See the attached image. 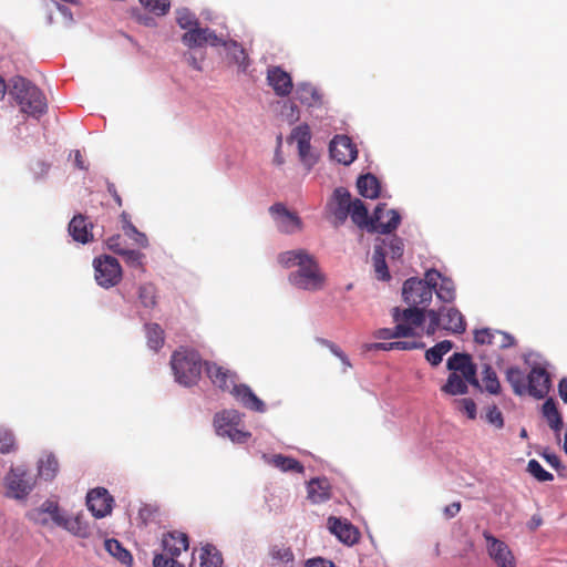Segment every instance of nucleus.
I'll use <instances>...</instances> for the list:
<instances>
[{
    "instance_id": "nucleus-43",
    "label": "nucleus",
    "mask_w": 567,
    "mask_h": 567,
    "mask_svg": "<svg viewBox=\"0 0 567 567\" xmlns=\"http://www.w3.org/2000/svg\"><path fill=\"white\" fill-rule=\"evenodd\" d=\"M138 299L141 303L148 309L156 306V288L152 284H144L138 288Z\"/></svg>"
},
{
    "instance_id": "nucleus-19",
    "label": "nucleus",
    "mask_w": 567,
    "mask_h": 567,
    "mask_svg": "<svg viewBox=\"0 0 567 567\" xmlns=\"http://www.w3.org/2000/svg\"><path fill=\"white\" fill-rule=\"evenodd\" d=\"M205 371L214 385L230 390L235 384V373L214 362H205Z\"/></svg>"
},
{
    "instance_id": "nucleus-24",
    "label": "nucleus",
    "mask_w": 567,
    "mask_h": 567,
    "mask_svg": "<svg viewBox=\"0 0 567 567\" xmlns=\"http://www.w3.org/2000/svg\"><path fill=\"white\" fill-rule=\"evenodd\" d=\"M333 197L337 203L333 215L340 224H343L347 220L352 207L353 200H351V194L348 189L339 187L334 190Z\"/></svg>"
},
{
    "instance_id": "nucleus-23",
    "label": "nucleus",
    "mask_w": 567,
    "mask_h": 567,
    "mask_svg": "<svg viewBox=\"0 0 567 567\" xmlns=\"http://www.w3.org/2000/svg\"><path fill=\"white\" fill-rule=\"evenodd\" d=\"M308 498L313 504H321L331 497V486L327 478H313L307 486Z\"/></svg>"
},
{
    "instance_id": "nucleus-47",
    "label": "nucleus",
    "mask_w": 567,
    "mask_h": 567,
    "mask_svg": "<svg viewBox=\"0 0 567 567\" xmlns=\"http://www.w3.org/2000/svg\"><path fill=\"white\" fill-rule=\"evenodd\" d=\"M269 556L277 563H289L293 560V554L289 547L274 545L269 549Z\"/></svg>"
},
{
    "instance_id": "nucleus-44",
    "label": "nucleus",
    "mask_w": 567,
    "mask_h": 567,
    "mask_svg": "<svg viewBox=\"0 0 567 567\" xmlns=\"http://www.w3.org/2000/svg\"><path fill=\"white\" fill-rule=\"evenodd\" d=\"M423 347V344L416 341H393L388 343H374L371 348L375 350H413Z\"/></svg>"
},
{
    "instance_id": "nucleus-17",
    "label": "nucleus",
    "mask_w": 567,
    "mask_h": 567,
    "mask_svg": "<svg viewBox=\"0 0 567 567\" xmlns=\"http://www.w3.org/2000/svg\"><path fill=\"white\" fill-rule=\"evenodd\" d=\"M328 528L346 545H353L359 540V530L347 519L331 516L328 518Z\"/></svg>"
},
{
    "instance_id": "nucleus-36",
    "label": "nucleus",
    "mask_w": 567,
    "mask_h": 567,
    "mask_svg": "<svg viewBox=\"0 0 567 567\" xmlns=\"http://www.w3.org/2000/svg\"><path fill=\"white\" fill-rule=\"evenodd\" d=\"M200 567H220L223 564L221 554L210 544L205 545L200 553Z\"/></svg>"
},
{
    "instance_id": "nucleus-62",
    "label": "nucleus",
    "mask_w": 567,
    "mask_h": 567,
    "mask_svg": "<svg viewBox=\"0 0 567 567\" xmlns=\"http://www.w3.org/2000/svg\"><path fill=\"white\" fill-rule=\"evenodd\" d=\"M107 247L115 254L117 255H122L125 250V248L122 246V243H121V236L120 235H116V236H112L107 239Z\"/></svg>"
},
{
    "instance_id": "nucleus-4",
    "label": "nucleus",
    "mask_w": 567,
    "mask_h": 567,
    "mask_svg": "<svg viewBox=\"0 0 567 567\" xmlns=\"http://www.w3.org/2000/svg\"><path fill=\"white\" fill-rule=\"evenodd\" d=\"M441 272L430 269L425 272L424 279L409 278L402 288L403 300L409 306H426L431 302L433 289L437 286Z\"/></svg>"
},
{
    "instance_id": "nucleus-55",
    "label": "nucleus",
    "mask_w": 567,
    "mask_h": 567,
    "mask_svg": "<svg viewBox=\"0 0 567 567\" xmlns=\"http://www.w3.org/2000/svg\"><path fill=\"white\" fill-rule=\"evenodd\" d=\"M228 47H230V50L227 51L233 54L235 62L239 65H245L248 59L245 49L236 41H229Z\"/></svg>"
},
{
    "instance_id": "nucleus-25",
    "label": "nucleus",
    "mask_w": 567,
    "mask_h": 567,
    "mask_svg": "<svg viewBox=\"0 0 567 567\" xmlns=\"http://www.w3.org/2000/svg\"><path fill=\"white\" fill-rule=\"evenodd\" d=\"M393 319L395 322L402 321L412 327L419 328L424 321V311L416 306H410L409 308L400 311L399 308L393 309Z\"/></svg>"
},
{
    "instance_id": "nucleus-10",
    "label": "nucleus",
    "mask_w": 567,
    "mask_h": 567,
    "mask_svg": "<svg viewBox=\"0 0 567 567\" xmlns=\"http://www.w3.org/2000/svg\"><path fill=\"white\" fill-rule=\"evenodd\" d=\"M290 138L297 142L298 154L302 164L308 171L317 163L318 157L311 152V131L308 124L296 126Z\"/></svg>"
},
{
    "instance_id": "nucleus-6",
    "label": "nucleus",
    "mask_w": 567,
    "mask_h": 567,
    "mask_svg": "<svg viewBox=\"0 0 567 567\" xmlns=\"http://www.w3.org/2000/svg\"><path fill=\"white\" fill-rule=\"evenodd\" d=\"M288 280L298 289L317 291L323 288L326 276L321 272L316 259L309 255L296 271L289 274Z\"/></svg>"
},
{
    "instance_id": "nucleus-52",
    "label": "nucleus",
    "mask_w": 567,
    "mask_h": 567,
    "mask_svg": "<svg viewBox=\"0 0 567 567\" xmlns=\"http://www.w3.org/2000/svg\"><path fill=\"white\" fill-rule=\"evenodd\" d=\"M474 341L478 344H494L496 343V330L488 328L475 330Z\"/></svg>"
},
{
    "instance_id": "nucleus-64",
    "label": "nucleus",
    "mask_w": 567,
    "mask_h": 567,
    "mask_svg": "<svg viewBox=\"0 0 567 567\" xmlns=\"http://www.w3.org/2000/svg\"><path fill=\"white\" fill-rule=\"evenodd\" d=\"M305 567H336L334 564L330 560H327L321 557L309 559L306 563Z\"/></svg>"
},
{
    "instance_id": "nucleus-13",
    "label": "nucleus",
    "mask_w": 567,
    "mask_h": 567,
    "mask_svg": "<svg viewBox=\"0 0 567 567\" xmlns=\"http://www.w3.org/2000/svg\"><path fill=\"white\" fill-rule=\"evenodd\" d=\"M6 481L8 491L14 498H23L33 486L32 478L22 467L11 468Z\"/></svg>"
},
{
    "instance_id": "nucleus-11",
    "label": "nucleus",
    "mask_w": 567,
    "mask_h": 567,
    "mask_svg": "<svg viewBox=\"0 0 567 567\" xmlns=\"http://www.w3.org/2000/svg\"><path fill=\"white\" fill-rule=\"evenodd\" d=\"M332 159L342 165H350L358 157V150L352 140L347 135H336L329 145Z\"/></svg>"
},
{
    "instance_id": "nucleus-41",
    "label": "nucleus",
    "mask_w": 567,
    "mask_h": 567,
    "mask_svg": "<svg viewBox=\"0 0 567 567\" xmlns=\"http://www.w3.org/2000/svg\"><path fill=\"white\" fill-rule=\"evenodd\" d=\"M59 471V462L53 454H47L39 462V474L45 480H52Z\"/></svg>"
},
{
    "instance_id": "nucleus-34",
    "label": "nucleus",
    "mask_w": 567,
    "mask_h": 567,
    "mask_svg": "<svg viewBox=\"0 0 567 567\" xmlns=\"http://www.w3.org/2000/svg\"><path fill=\"white\" fill-rule=\"evenodd\" d=\"M526 379L524 372L517 367H511L506 371V380L517 395L526 393Z\"/></svg>"
},
{
    "instance_id": "nucleus-7",
    "label": "nucleus",
    "mask_w": 567,
    "mask_h": 567,
    "mask_svg": "<svg viewBox=\"0 0 567 567\" xmlns=\"http://www.w3.org/2000/svg\"><path fill=\"white\" fill-rule=\"evenodd\" d=\"M94 278L99 286L112 288L122 279V267L116 258L112 256H101L94 259Z\"/></svg>"
},
{
    "instance_id": "nucleus-51",
    "label": "nucleus",
    "mask_w": 567,
    "mask_h": 567,
    "mask_svg": "<svg viewBox=\"0 0 567 567\" xmlns=\"http://www.w3.org/2000/svg\"><path fill=\"white\" fill-rule=\"evenodd\" d=\"M125 234L133 239L140 247H147L148 239L144 233L137 230V228L130 221L124 225Z\"/></svg>"
},
{
    "instance_id": "nucleus-45",
    "label": "nucleus",
    "mask_w": 567,
    "mask_h": 567,
    "mask_svg": "<svg viewBox=\"0 0 567 567\" xmlns=\"http://www.w3.org/2000/svg\"><path fill=\"white\" fill-rule=\"evenodd\" d=\"M17 450L16 437L12 431L0 427V453L8 454Z\"/></svg>"
},
{
    "instance_id": "nucleus-49",
    "label": "nucleus",
    "mask_w": 567,
    "mask_h": 567,
    "mask_svg": "<svg viewBox=\"0 0 567 567\" xmlns=\"http://www.w3.org/2000/svg\"><path fill=\"white\" fill-rule=\"evenodd\" d=\"M176 20H177L178 25L182 29H187V30H190L199 24L195 14L192 13L187 9L178 10Z\"/></svg>"
},
{
    "instance_id": "nucleus-53",
    "label": "nucleus",
    "mask_w": 567,
    "mask_h": 567,
    "mask_svg": "<svg viewBox=\"0 0 567 567\" xmlns=\"http://www.w3.org/2000/svg\"><path fill=\"white\" fill-rule=\"evenodd\" d=\"M153 567H185L182 563L177 561L176 557L167 554H156L153 559Z\"/></svg>"
},
{
    "instance_id": "nucleus-48",
    "label": "nucleus",
    "mask_w": 567,
    "mask_h": 567,
    "mask_svg": "<svg viewBox=\"0 0 567 567\" xmlns=\"http://www.w3.org/2000/svg\"><path fill=\"white\" fill-rule=\"evenodd\" d=\"M527 471L539 482H549L554 480L553 474L544 470L540 463L536 460H530L528 462Z\"/></svg>"
},
{
    "instance_id": "nucleus-30",
    "label": "nucleus",
    "mask_w": 567,
    "mask_h": 567,
    "mask_svg": "<svg viewBox=\"0 0 567 567\" xmlns=\"http://www.w3.org/2000/svg\"><path fill=\"white\" fill-rule=\"evenodd\" d=\"M385 255L386 251L381 245L374 246V251L372 256L373 267L377 278L383 281H388L391 279V275L385 262Z\"/></svg>"
},
{
    "instance_id": "nucleus-37",
    "label": "nucleus",
    "mask_w": 567,
    "mask_h": 567,
    "mask_svg": "<svg viewBox=\"0 0 567 567\" xmlns=\"http://www.w3.org/2000/svg\"><path fill=\"white\" fill-rule=\"evenodd\" d=\"M453 348V343L450 340H443L430 348L425 352L426 360L432 365H439L442 362L443 355L446 354Z\"/></svg>"
},
{
    "instance_id": "nucleus-46",
    "label": "nucleus",
    "mask_w": 567,
    "mask_h": 567,
    "mask_svg": "<svg viewBox=\"0 0 567 567\" xmlns=\"http://www.w3.org/2000/svg\"><path fill=\"white\" fill-rule=\"evenodd\" d=\"M140 3L156 16H165L171 8L169 0H140Z\"/></svg>"
},
{
    "instance_id": "nucleus-42",
    "label": "nucleus",
    "mask_w": 567,
    "mask_h": 567,
    "mask_svg": "<svg viewBox=\"0 0 567 567\" xmlns=\"http://www.w3.org/2000/svg\"><path fill=\"white\" fill-rule=\"evenodd\" d=\"M380 245L384 248L386 254L391 255L392 259H399L403 255L404 244L396 235H393L388 239H383Z\"/></svg>"
},
{
    "instance_id": "nucleus-14",
    "label": "nucleus",
    "mask_w": 567,
    "mask_h": 567,
    "mask_svg": "<svg viewBox=\"0 0 567 567\" xmlns=\"http://www.w3.org/2000/svg\"><path fill=\"white\" fill-rule=\"evenodd\" d=\"M113 497L107 489L97 487L87 493L86 505L94 517L102 518L112 511Z\"/></svg>"
},
{
    "instance_id": "nucleus-60",
    "label": "nucleus",
    "mask_w": 567,
    "mask_h": 567,
    "mask_svg": "<svg viewBox=\"0 0 567 567\" xmlns=\"http://www.w3.org/2000/svg\"><path fill=\"white\" fill-rule=\"evenodd\" d=\"M59 509V506L56 503L47 501L42 504L41 508L34 511L30 516L33 519H38L37 516L48 513L50 516H52L53 513H55Z\"/></svg>"
},
{
    "instance_id": "nucleus-54",
    "label": "nucleus",
    "mask_w": 567,
    "mask_h": 567,
    "mask_svg": "<svg viewBox=\"0 0 567 567\" xmlns=\"http://www.w3.org/2000/svg\"><path fill=\"white\" fill-rule=\"evenodd\" d=\"M486 421L496 429H502L504 426L503 413L496 405H492L487 409Z\"/></svg>"
},
{
    "instance_id": "nucleus-12",
    "label": "nucleus",
    "mask_w": 567,
    "mask_h": 567,
    "mask_svg": "<svg viewBox=\"0 0 567 567\" xmlns=\"http://www.w3.org/2000/svg\"><path fill=\"white\" fill-rule=\"evenodd\" d=\"M401 221V217L398 212L393 209H385L384 204H379L371 217V228L369 231L379 234H390L396 229Z\"/></svg>"
},
{
    "instance_id": "nucleus-35",
    "label": "nucleus",
    "mask_w": 567,
    "mask_h": 567,
    "mask_svg": "<svg viewBox=\"0 0 567 567\" xmlns=\"http://www.w3.org/2000/svg\"><path fill=\"white\" fill-rule=\"evenodd\" d=\"M436 297L444 302H452L455 299V285L452 279L443 277L437 280V286L433 289Z\"/></svg>"
},
{
    "instance_id": "nucleus-18",
    "label": "nucleus",
    "mask_w": 567,
    "mask_h": 567,
    "mask_svg": "<svg viewBox=\"0 0 567 567\" xmlns=\"http://www.w3.org/2000/svg\"><path fill=\"white\" fill-rule=\"evenodd\" d=\"M270 213L275 216L277 227L281 233L292 234L301 229V219L289 212L282 204H275L270 207Z\"/></svg>"
},
{
    "instance_id": "nucleus-32",
    "label": "nucleus",
    "mask_w": 567,
    "mask_h": 567,
    "mask_svg": "<svg viewBox=\"0 0 567 567\" xmlns=\"http://www.w3.org/2000/svg\"><path fill=\"white\" fill-rule=\"evenodd\" d=\"M349 216L357 226L361 228H371V218H369L368 208L365 207L364 203L361 199L355 198L352 202V207L350 209Z\"/></svg>"
},
{
    "instance_id": "nucleus-39",
    "label": "nucleus",
    "mask_w": 567,
    "mask_h": 567,
    "mask_svg": "<svg viewBox=\"0 0 567 567\" xmlns=\"http://www.w3.org/2000/svg\"><path fill=\"white\" fill-rule=\"evenodd\" d=\"M147 344L151 349L157 351L164 344V330L157 323L145 324Z\"/></svg>"
},
{
    "instance_id": "nucleus-59",
    "label": "nucleus",
    "mask_w": 567,
    "mask_h": 567,
    "mask_svg": "<svg viewBox=\"0 0 567 567\" xmlns=\"http://www.w3.org/2000/svg\"><path fill=\"white\" fill-rule=\"evenodd\" d=\"M515 343V339L513 336L506 333V332H503V331H499V330H496V346L501 349H505V348H509L512 346H514Z\"/></svg>"
},
{
    "instance_id": "nucleus-5",
    "label": "nucleus",
    "mask_w": 567,
    "mask_h": 567,
    "mask_svg": "<svg viewBox=\"0 0 567 567\" xmlns=\"http://www.w3.org/2000/svg\"><path fill=\"white\" fill-rule=\"evenodd\" d=\"M429 324L426 333L434 334L437 329H443L453 334H462L466 330V320L455 307H441L439 310H429Z\"/></svg>"
},
{
    "instance_id": "nucleus-3",
    "label": "nucleus",
    "mask_w": 567,
    "mask_h": 567,
    "mask_svg": "<svg viewBox=\"0 0 567 567\" xmlns=\"http://www.w3.org/2000/svg\"><path fill=\"white\" fill-rule=\"evenodd\" d=\"M175 380L185 386L195 384L202 372V359L197 351L181 348L171 358Z\"/></svg>"
},
{
    "instance_id": "nucleus-2",
    "label": "nucleus",
    "mask_w": 567,
    "mask_h": 567,
    "mask_svg": "<svg viewBox=\"0 0 567 567\" xmlns=\"http://www.w3.org/2000/svg\"><path fill=\"white\" fill-rule=\"evenodd\" d=\"M10 95L20 106V111L29 116L39 118L48 110L47 97L30 80L23 76L11 79Z\"/></svg>"
},
{
    "instance_id": "nucleus-9",
    "label": "nucleus",
    "mask_w": 567,
    "mask_h": 567,
    "mask_svg": "<svg viewBox=\"0 0 567 567\" xmlns=\"http://www.w3.org/2000/svg\"><path fill=\"white\" fill-rule=\"evenodd\" d=\"M483 537L486 540L487 554L497 567H516V558L505 542L496 538L488 530L483 532Z\"/></svg>"
},
{
    "instance_id": "nucleus-50",
    "label": "nucleus",
    "mask_w": 567,
    "mask_h": 567,
    "mask_svg": "<svg viewBox=\"0 0 567 567\" xmlns=\"http://www.w3.org/2000/svg\"><path fill=\"white\" fill-rule=\"evenodd\" d=\"M121 256L124 258V261L126 262L127 266L137 268V269H143L144 254H142L141 251L133 250V249H125Z\"/></svg>"
},
{
    "instance_id": "nucleus-8",
    "label": "nucleus",
    "mask_w": 567,
    "mask_h": 567,
    "mask_svg": "<svg viewBox=\"0 0 567 567\" xmlns=\"http://www.w3.org/2000/svg\"><path fill=\"white\" fill-rule=\"evenodd\" d=\"M238 420L239 415L236 411H223L216 414L214 424L217 433L229 437L234 443H246L251 434L235 426Z\"/></svg>"
},
{
    "instance_id": "nucleus-63",
    "label": "nucleus",
    "mask_w": 567,
    "mask_h": 567,
    "mask_svg": "<svg viewBox=\"0 0 567 567\" xmlns=\"http://www.w3.org/2000/svg\"><path fill=\"white\" fill-rule=\"evenodd\" d=\"M461 507H462L461 502H453L452 504L445 506L443 508V514H444L445 518L451 519V518L455 517L460 513Z\"/></svg>"
},
{
    "instance_id": "nucleus-29",
    "label": "nucleus",
    "mask_w": 567,
    "mask_h": 567,
    "mask_svg": "<svg viewBox=\"0 0 567 567\" xmlns=\"http://www.w3.org/2000/svg\"><path fill=\"white\" fill-rule=\"evenodd\" d=\"M106 551L117 559L121 564L131 567L133 565L132 554L123 547V545L114 538L106 539L104 543Z\"/></svg>"
},
{
    "instance_id": "nucleus-26",
    "label": "nucleus",
    "mask_w": 567,
    "mask_h": 567,
    "mask_svg": "<svg viewBox=\"0 0 567 567\" xmlns=\"http://www.w3.org/2000/svg\"><path fill=\"white\" fill-rule=\"evenodd\" d=\"M296 99L309 107L321 103V95L316 86L310 83H299L295 91Z\"/></svg>"
},
{
    "instance_id": "nucleus-57",
    "label": "nucleus",
    "mask_w": 567,
    "mask_h": 567,
    "mask_svg": "<svg viewBox=\"0 0 567 567\" xmlns=\"http://www.w3.org/2000/svg\"><path fill=\"white\" fill-rule=\"evenodd\" d=\"M414 329H415V327H412V324H408L402 321H399L398 324L393 329L394 339L413 337Z\"/></svg>"
},
{
    "instance_id": "nucleus-38",
    "label": "nucleus",
    "mask_w": 567,
    "mask_h": 567,
    "mask_svg": "<svg viewBox=\"0 0 567 567\" xmlns=\"http://www.w3.org/2000/svg\"><path fill=\"white\" fill-rule=\"evenodd\" d=\"M308 256L309 254L303 249L288 250L278 255V262L285 268H291L299 266Z\"/></svg>"
},
{
    "instance_id": "nucleus-31",
    "label": "nucleus",
    "mask_w": 567,
    "mask_h": 567,
    "mask_svg": "<svg viewBox=\"0 0 567 567\" xmlns=\"http://www.w3.org/2000/svg\"><path fill=\"white\" fill-rule=\"evenodd\" d=\"M481 391H486L489 394L497 395L501 393V383L497 378L496 372L492 369L491 365L484 364L483 371H482V384H481Z\"/></svg>"
},
{
    "instance_id": "nucleus-28",
    "label": "nucleus",
    "mask_w": 567,
    "mask_h": 567,
    "mask_svg": "<svg viewBox=\"0 0 567 567\" xmlns=\"http://www.w3.org/2000/svg\"><path fill=\"white\" fill-rule=\"evenodd\" d=\"M357 187L361 196L374 199L380 195V183L372 174H365L358 178Z\"/></svg>"
},
{
    "instance_id": "nucleus-22",
    "label": "nucleus",
    "mask_w": 567,
    "mask_h": 567,
    "mask_svg": "<svg viewBox=\"0 0 567 567\" xmlns=\"http://www.w3.org/2000/svg\"><path fill=\"white\" fill-rule=\"evenodd\" d=\"M69 233L75 241L81 244H87L93 240L92 224L83 215H76L71 219Z\"/></svg>"
},
{
    "instance_id": "nucleus-58",
    "label": "nucleus",
    "mask_w": 567,
    "mask_h": 567,
    "mask_svg": "<svg viewBox=\"0 0 567 567\" xmlns=\"http://www.w3.org/2000/svg\"><path fill=\"white\" fill-rule=\"evenodd\" d=\"M205 44L208 43L212 47L223 45L227 50H230V47H228L229 41H224L215 33V31L210 30L209 28H207V33H205Z\"/></svg>"
},
{
    "instance_id": "nucleus-33",
    "label": "nucleus",
    "mask_w": 567,
    "mask_h": 567,
    "mask_svg": "<svg viewBox=\"0 0 567 567\" xmlns=\"http://www.w3.org/2000/svg\"><path fill=\"white\" fill-rule=\"evenodd\" d=\"M270 464L282 472L303 473L305 471L303 465L298 460L282 454L272 455Z\"/></svg>"
},
{
    "instance_id": "nucleus-16",
    "label": "nucleus",
    "mask_w": 567,
    "mask_h": 567,
    "mask_svg": "<svg viewBox=\"0 0 567 567\" xmlns=\"http://www.w3.org/2000/svg\"><path fill=\"white\" fill-rule=\"evenodd\" d=\"M267 82L280 97L288 96L293 90L291 75L280 66H270L267 70Z\"/></svg>"
},
{
    "instance_id": "nucleus-61",
    "label": "nucleus",
    "mask_w": 567,
    "mask_h": 567,
    "mask_svg": "<svg viewBox=\"0 0 567 567\" xmlns=\"http://www.w3.org/2000/svg\"><path fill=\"white\" fill-rule=\"evenodd\" d=\"M323 343L330 349V351L341 360L346 368H350L351 363L344 352L334 343L330 341H323Z\"/></svg>"
},
{
    "instance_id": "nucleus-27",
    "label": "nucleus",
    "mask_w": 567,
    "mask_h": 567,
    "mask_svg": "<svg viewBox=\"0 0 567 567\" xmlns=\"http://www.w3.org/2000/svg\"><path fill=\"white\" fill-rule=\"evenodd\" d=\"M543 415L546 419L549 427L557 434L561 431L564 423L561 414L559 413L556 402L554 399H547L543 404Z\"/></svg>"
},
{
    "instance_id": "nucleus-15",
    "label": "nucleus",
    "mask_w": 567,
    "mask_h": 567,
    "mask_svg": "<svg viewBox=\"0 0 567 567\" xmlns=\"http://www.w3.org/2000/svg\"><path fill=\"white\" fill-rule=\"evenodd\" d=\"M550 377L545 368L534 367L527 375L526 392L536 399H543L549 391Z\"/></svg>"
},
{
    "instance_id": "nucleus-40",
    "label": "nucleus",
    "mask_w": 567,
    "mask_h": 567,
    "mask_svg": "<svg viewBox=\"0 0 567 567\" xmlns=\"http://www.w3.org/2000/svg\"><path fill=\"white\" fill-rule=\"evenodd\" d=\"M205 33L207 28H199L198 25L185 32L182 37L183 43L188 48H199L205 45Z\"/></svg>"
},
{
    "instance_id": "nucleus-21",
    "label": "nucleus",
    "mask_w": 567,
    "mask_h": 567,
    "mask_svg": "<svg viewBox=\"0 0 567 567\" xmlns=\"http://www.w3.org/2000/svg\"><path fill=\"white\" fill-rule=\"evenodd\" d=\"M230 393L247 409L256 412H265V403L246 384H236Z\"/></svg>"
},
{
    "instance_id": "nucleus-56",
    "label": "nucleus",
    "mask_w": 567,
    "mask_h": 567,
    "mask_svg": "<svg viewBox=\"0 0 567 567\" xmlns=\"http://www.w3.org/2000/svg\"><path fill=\"white\" fill-rule=\"evenodd\" d=\"M458 410L467 415L468 419L474 420L476 417V404L472 399H461L456 401Z\"/></svg>"
},
{
    "instance_id": "nucleus-20",
    "label": "nucleus",
    "mask_w": 567,
    "mask_h": 567,
    "mask_svg": "<svg viewBox=\"0 0 567 567\" xmlns=\"http://www.w3.org/2000/svg\"><path fill=\"white\" fill-rule=\"evenodd\" d=\"M163 553L173 557H178L183 550L188 548V537L182 532H168L162 538Z\"/></svg>"
},
{
    "instance_id": "nucleus-1",
    "label": "nucleus",
    "mask_w": 567,
    "mask_h": 567,
    "mask_svg": "<svg viewBox=\"0 0 567 567\" xmlns=\"http://www.w3.org/2000/svg\"><path fill=\"white\" fill-rule=\"evenodd\" d=\"M447 369L452 372L441 388L442 392L449 395L466 394L467 384L481 389V383L476 378L477 369L470 354L454 353L447 360Z\"/></svg>"
}]
</instances>
